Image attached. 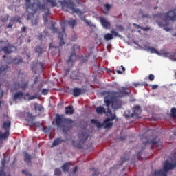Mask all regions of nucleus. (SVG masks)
I'll return each mask as SVG.
<instances>
[{"label": "nucleus", "mask_w": 176, "mask_h": 176, "mask_svg": "<svg viewBox=\"0 0 176 176\" xmlns=\"http://www.w3.org/2000/svg\"><path fill=\"white\" fill-rule=\"evenodd\" d=\"M1 164H2V166L0 168V176H6V173L4 172L6 160L3 159L1 161ZM8 176H10V175H9Z\"/></svg>", "instance_id": "nucleus-18"}, {"label": "nucleus", "mask_w": 176, "mask_h": 176, "mask_svg": "<svg viewBox=\"0 0 176 176\" xmlns=\"http://www.w3.org/2000/svg\"><path fill=\"white\" fill-rule=\"evenodd\" d=\"M127 90L128 87H120L118 89V91H111L108 92L110 93V94L116 96L117 97H124L129 96V92L127 91Z\"/></svg>", "instance_id": "nucleus-11"}, {"label": "nucleus", "mask_w": 176, "mask_h": 176, "mask_svg": "<svg viewBox=\"0 0 176 176\" xmlns=\"http://www.w3.org/2000/svg\"><path fill=\"white\" fill-rule=\"evenodd\" d=\"M23 62V60L19 57V58H15L14 59H12L10 61H8V64L14 63L15 65H18L19 63H21Z\"/></svg>", "instance_id": "nucleus-23"}, {"label": "nucleus", "mask_w": 176, "mask_h": 176, "mask_svg": "<svg viewBox=\"0 0 176 176\" xmlns=\"http://www.w3.org/2000/svg\"><path fill=\"white\" fill-rule=\"evenodd\" d=\"M74 50H80V47L78 45H74Z\"/></svg>", "instance_id": "nucleus-53"}, {"label": "nucleus", "mask_w": 176, "mask_h": 176, "mask_svg": "<svg viewBox=\"0 0 176 176\" xmlns=\"http://www.w3.org/2000/svg\"><path fill=\"white\" fill-rule=\"evenodd\" d=\"M62 168H63V170L64 172H67V171H69V168H70V163H68V162L65 163V164L62 166Z\"/></svg>", "instance_id": "nucleus-33"}, {"label": "nucleus", "mask_w": 176, "mask_h": 176, "mask_svg": "<svg viewBox=\"0 0 176 176\" xmlns=\"http://www.w3.org/2000/svg\"><path fill=\"white\" fill-rule=\"evenodd\" d=\"M0 51L4 52L6 54H10L16 51V47L9 44L6 47H1Z\"/></svg>", "instance_id": "nucleus-12"}, {"label": "nucleus", "mask_w": 176, "mask_h": 176, "mask_svg": "<svg viewBox=\"0 0 176 176\" xmlns=\"http://www.w3.org/2000/svg\"><path fill=\"white\" fill-rule=\"evenodd\" d=\"M107 113H109V114H110V116H111V120H114L116 118V115L112 116V112H111V109H109V107L107 108ZM111 120L109 118H107L106 120H104L103 122V124H102L99 121H98L95 119H92V120H91V123L96 125V127H98V129H100L103 126H104V129H110L113 126V123L110 122V121Z\"/></svg>", "instance_id": "nucleus-5"}, {"label": "nucleus", "mask_w": 176, "mask_h": 176, "mask_svg": "<svg viewBox=\"0 0 176 176\" xmlns=\"http://www.w3.org/2000/svg\"><path fill=\"white\" fill-rule=\"evenodd\" d=\"M103 6H104V9H106L107 11H109L112 8L110 4H103Z\"/></svg>", "instance_id": "nucleus-39"}, {"label": "nucleus", "mask_w": 176, "mask_h": 176, "mask_svg": "<svg viewBox=\"0 0 176 176\" xmlns=\"http://www.w3.org/2000/svg\"><path fill=\"white\" fill-rule=\"evenodd\" d=\"M91 170H94V173L92 174V176H98L100 174L98 170H96L94 168H91Z\"/></svg>", "instance_id": "nucleus-37"}, {"label": "nucleus", "mask_w": 176, "mask_h": 176, "mask_svg": "<svg viewBox=\"0 0 176 176\" xmlns=\"http://www.w3.org/2000/svg\"><path fill=\"white\" fill-rule=\"evenodd\" d=\"M176 167V162L174 164L170 163L166 161L164 164L163 169L160 170H155L154 173V176H167V173L169 170H173Z\"/></svg>", "instance_id": "nucleus-7"}, {"label": "nucleus", "mask_w": 176, "mask_h": 176, "mask_svg": "<svg viewBox=\"0 0 176 176\" xmlns=\"http://www.w3.org/2000/svg\"><path fill=\"white\" fill-rule=\"evenodd\" d=\"M3 91L0 89V98L3 97Z\"/></svg>", "instance_id": "nucleus-59"}, {"label": "nucleus", "mask_w": 176, "mask_h": 176, "mask_svg": "<svg viewBox=\"0 0 176 176\" xmlns=\"http://www.w3.org/2000/svg\"><path fill=\"white\" fill-rule=\"evenodd\" d=\"M42 93H43V94H44V95H47L48 93H49V90L47 89H43V91H42Z\"/></svg>", "instance_id": "nucleus-47"}, {"label": "nucleus", "mask_w": 176, "mask_h": 176, "mask_svg": "<svg viewBox=\"0 0 176 176\" xmlns=\"http://www.w3.org/2000/svg\"><path fill=\"white\" fill-rule=\"evenodd\" d=\"M148 80L150 81H153L155 80V76L153 74L148 75Z\"/></svg>", "instance_id": "nucleus-43"}, {"label": "nucleus", "mask_w": 176, "mask_h": 176, "mask_svg": "<svg viewBox=\"0 0 176 176\" xmlns=\"http://www.w3.org/2000/svg\"><path fill=\"white\" fill-rule=\"evenodd\" d=\"M133 25L137 27L138 28L142 30V31H144V32H147V31L151 30V28H149V27L143 28V27H141L140 25H139L138 24H133Z\"/></svg>", "instance_id": "nucleus-28"}, {"label": "nucleus", "mask_w": 176, "mask_h": 176, "mask_svg": "<svg viewBox=\"0 0 176 176\" xmlns=\"http://www.w3.org/2000/svg\"><path fill=\"white\" fill-rule=\"evenodd\" d=\"M77 38H78V36L76 35H74V36H72L71 40L72 41H76Z\"/></svg>", "instance_id": "nucleus-49"}, {"label": "nucleus", "mask_w": 176, "mask_h": 176, "mask_svg": "<svg viewBox=\"0 0 176 176\" xmlns=\"http://www.w3.org/2000/svg\"><path fill=\"white\" fill-rule=\"evenodd\" d=\"M82 76L83 74L80 72L73 71L70 77L72 80H81Z\"/></svg>", "instance_id": "nucleus-13"}, {"label": "nucleus", "mask_w": 176, "mask_h": 176, "mask_svg": "<svg viewBox=\"0 0 176 176\" xmlns=\"http://www.w3.org/2000/svg\"><path fill=\"white\" fill-rule=\"evenodd\" d=\"M23 114L24 116V118H25V120L28 122L30 120H34L35 119V117L32 116V114L30 113L29 111H25Z\"/></svg>", "instance_id": "nucleus-17"}, {"label": "nucleus", "mask_w": 176, "mask_h": 176, "mask_svg": "<svg viewBox=\"0 0 176 176\" xmlns=\"http://www.w3.org/2000/svg\"><path fill=\"white\" fill-rule=\"evenodd\" d=\"M8 17L4 18V19H2L1 21H2V22H6V21H8Z\"/></svg>", "instance_id": "nucleus-61"}, {"label": "nucleus", "mask_w": 176, "mask_h": 176, "mask_svg": "<svg viewBox=\"0 0 176 176\" xmlns=\"http://www.w3.org/2000/svg\"><path fill=\"white\" fill-rule=\"evenodd\" d=\"M28 82L22 81L21 82H16L15 83V87L16 89L21 88L23 90H25L28 87Z\"/></svg>", "instance_id": "nucleus-15"}, {"label": "nucleus", "mask_w": 176, "mask_h": 176, "mask_svg": "<svg viewBox=\"0 0 176 176\" xmlns=\"http://www.w3.org/2000/svg\"><path fill=\"white\" fill-rule=\"evenodd\" d=\"M137 157L138 160H141V151L138 152L137 154Z\"/></svg>", "instance_id": "nucleus-51"}, {"label": "nucleus", "mask_w": 176, "mask_h": 176, "mask_svg": "<svg viewBox=\"0 0 176 176\" xmlns=\"http://www.w3.org/2000/svg\"><path fill=\"white\" fill-rule=\"evenodd\" d=\"M22 173H24L26 176H32V174L30 173L28 170H22Z\"/></svg>", "instance_id": "nucleus-44"}, {"label": "nucleus", "mask_w": 176, "mask_h": 176, "mask_svg": "<svg viewBox=\"0 0 176 176\" xmlns=\"http://www.w3.org/2000/svg\"><path fill=\"white\" fill-rule=\"evenodd\" d=\"M32 23L33 25H37L38 24V20L37 19H35L34 21L32 20Z\"/></svg>", "instance_id": "nucleus-54"}, {"label": "nucleus", "mask_w": 176, "mask_h": 176, "mask_svg": "<svg viewBox=\"0 0 176 176\" xmlns=\"http://www.w3.org/2000/svg\"><path fill=\"white\" fill-rule=\"evenodd\" d=\"M38 82V77L36 76V77L35 78V79H34V84L35 85V84H36Z\"/></svg>", "instance_id": "nucleus-55"}, {"label": "nucleus", "mask_w": 176, "mask_h": 176, "mask_svg": "<svg viewBox=\"0 0 176 176\" xmlns=\"http://www.w3.org/2000/svg\"><path fill=\"white\" fill-rule=\"evenodd\" d=\"M117 74H122V72H121L120 70H117Z\"/></svg>", "instance_id": "nucleus-64"}, {"label": "nucleus", "mask_w": 176, "mask_h": 176, "mask_svg": "<svg viewBox=\"0 0 176 176\" xmlns=\"http://www.w3.org/2000/svg\"><path fill=\"white\" fill-rule=\"evenodd\" d=\"M38 38L40 41H41L43 39V35L41 34Z\"/></svg>", "instance_id": "nucleus-63"}, {"label": "nucleus", "mask_w": 176, "mask_h": 176, "mask_svg": "<svg viewBox=\"0 0 176 176\" xmlns=\"http://www.w3.org/2000/svg\"><path fill=\"white\" fill-rule=\"evenodd\" d=\"M160 141L157 140V138L153 140L152 141H151V143L153 145H158L159 144Z\"/></svg>", "instance_id": "nucleus-40"}, {"label": "nucleus", "mask_w": 176, "mask_h": 176, "mask_svg": "<svg viewBox=\"0 0 176 176\" xmlns=\"http://www.w3.org/2000/svg\"><path fill=\"white\" fill-rule=\"evenodd\" d=\"M9 136V131H6L4 133L0 132V140L6 139Z\"/></svg>", "instance_id": "nucleus-30"}, {"label": "nucleus", "mask_w": 176, "mask_h": 176, "mask_svg": "<svg viewBox=\"0 0 176 176\" xmlns=\"http://www.w3.org/2000/svg\"><path fill=\"white\" fill-rule=\"evenodd\" d=\"M170 58L173 60H176V52L170 56Z\"/></svg>", "instance_id": "nucleus-42"}, {"label": "nucleus", "mask_w": 176, "mask_h": 176, "mask_svg": "<svg viewBox=\"0 0 176 176\" xmlns=\"http://www.w3.org/2000/svg\"><path fill=\"white\" fill-rule=\"evenodd\" d=\"M60 3L62 8L64 11L68 12L69 10L72 11V13H76L80 16H81V20L84 21L89 28H91L92 30H96V26L91 23L90 21L86 19L85 17H82L83 15V12L79 10V8H76L75 3L74 1H72V0H68L66 1V0H63V1H59Z\"/></svg>", "instance_id": "nucleus-1"}, {"label": "nucleus", "mask_w": 176, "mask_h": 176, "mask_svg": "<svg viewBox=\"0 0 176 176\" xmlns=\"http://www.w3.org/2000/svg\"><path fill=\"white\" fill-rule=\"evenodd\" d=\"M32 160V157L28 153H25L24 155V161L28 163H30Z\"/></svg>", "instance_id": "nucleus-29"}, {"label": "nucleus", "mask_w": 176, "mask_h": 176, "mask_svg": "<svg viewBox=\"0 0 176 176\" xmlns=\"http://www.w3.org/2000/svg\"><path fill=\"white\" fill-rule=\"evenodd\" d=\"M170 116L172 118H176V108L173 107L170 109Z\"/></svg>", "instance_id": "nucleus-32"}, {"label": "nucleus", "mask_w": 176, "mask_h": 176, "mask_svg": "<svg viewBox=\"0 0 176 176\" xmlns=\"http://www.w3.org/2000/svg\"><path fill=\"white\" fill-rule=\"evenodd\" d=\"M61 174H62V172H61V170H60V168H56V169L55 170L54 175H55L56 176H60Z\"/></svg>", "instance_id": "nucleus-36"}, {"label": "nucleus", "mask_w": 176, "mask_h": 176, "mask_svg": "<svg viewBox=\"0 0 176 176\" xmlns=\"http://www.w3.org/2000/svg\"><path fill=\"white\" fill-rule=\"evenodd\" d=\"M104 103L107 107L111 105V108L118 109L122 107V101L116 96L107 92V96L104 97Z\"/></svg>", "instance_id": "nucleus-4"}, {"label": "nucleus", "mask_w": 176, "mask_h": 176, "mask_svg": "<svg viewBox=\"0 0 176 176\" xmlns=\"http://www.w3.org/2000/svg\"><path fill=\"white\" fill-rule=\"evenodd\" d=\"M24 96V94L22 92H17L14 96V100L21 99Z\"/></svg>", "instance_id": "nucleus-27"}, {"label": "nucleus", "mask_w": 176, "mask_h": 176, "mask_svg": "<svg viewBox=\"0 0 176 176\" xmlns=\"http://www.w3.org/2000/svg\"><path fill=\"white\" fill-rule=\"evenodd\" d=\"M36 98H37V97L36 96H32L29 98L30 100H34V99H36Z\"/></svg>", "instance_id": "nucleus-57"}, {"label": "nucleus", "mask_w": 176, "mask_h": 176, "mask_svg": "<svg viewBox=\"0 0 176 176\" xmlns=\"http://www.w3.org/2000/svg\"><path fill=\"white\" fill-rule=\"evenodd\" d=\"M12 26H13V24L10 23V24L7 26V28H12Z\"/></svg>", "instance_id": "nucleus-60"}, {"label": "nucleus", "mask_w": 176, "mask_h": 176, "mask_svg": "<svg viewBox=\"0 0 176 176\" xmlns=\"http://www.w3.org/2000/svg\"><path fill=\"white\" fill-rule=\"evenodd\" d=\"M78 171V166L74 167V169L73 170L74 173H76Z\"/></svg>", "instance_id": "nucleus-58"}, {"label": "nucleus", "mask_w": 176, "mask_h": 176, "mask_svg": "<svg viewBox=\"0 0 176 176\" xmlns=\"http://www.w3.org/2000/svg\"><path fill=\"white\" fill-rule=\"evenodd\" d=\"M21 30H22V32H26V28H25V27H23V28H21Z\"/></svg>", "instance_id": "nucleus-62"}, {"label": "nucleus", "mask_w": 176, "mask_h": 176, "mask_svg": "<svg viewBox=\"0 0 176 176\" xmlns=\"http://www.w3.org/2000/svg\"><path fill=\"white\" fill-rule=\"evenodd\" d=\"M157 88H158V85H154L151 86V89L153 90L157 89Z\"/></svg>", "instance_id": "nucleus-52"}, {"label": "nucleus", "mask_w": 176, "mask_h": 176, "mask_svg": "<svg viewBox=\"0 0 176 176\" xmlns=\"http://www.w3.org/2000/svg\"><path fill=\"white\" fill-rule=\"evenodd\" d=\"M113 38V36L111 34H106V35H104V40L106 41H111Z\"/></svg>", "instance_id": "nucleus-34"}, {"label": "nucleus", "mask_w": 176, "mask_h": 176, "mask_svg": "<svg viewBox=\"0 0 176 176\" xmlns=\"http://www.w3.org/2000/svg\"><path fill=\"white\" fill-rule=\"evenodd\" d=\"M9 69L8 65H2L0 67V76H5Z\"/></svg>", "instance_id": "nucleus-19"}, {"label": "nucleus", "mask_w": 176, "mask_h": 176, "mask_svg": "<svg viewBox=\"0 0 176 176\" xmlns=\"http://www.w3.org/2000/svg\"><path fill=\"white\" fill-rule=\"evenodd\" d=\"M57 6L56 1H54V0H47L44 4H41V3H38V8L41 10H43L45 12V21H48V16L50 12V8H54Z\"/></svg>", "instance_id": "nucleus-6"}, {"label": "nucleus", "mask_w": 176, "mask_h": 176, "mask_svg": "<svg viewBox=\"0 0 176 176\" xmlns=\"http://www.w3.org/2000/svg\"><path fill=\"white\" fill-rule=\"evenodd\" d=\"M37 66V63H36L35 65H32L31 67L33 71H34V73L36 74V67Z\"/></svg>", "instance_id": "nucleus-46"}, {"label": "nucleus", "mask_w": 176, "mask_h": 176, "mask_svg": "<svg viewBox=\"0 0 176 176\" xmlns=\"http://www.w3.org/2000/svg\"><path fill=\"white\" fill-rule=\"evenodd\" d=\"M141 114V107L140 106L136 105L133 108V113L130 114L129 111H126L124 113V116L125 118L128 119L130 118H133L134 116H138V115Z\"/></svg>", "instance_id": "nucleus-10"}, {"label": "nucleus", "mask_w": 176, "mask_h": 176, "mask_svg": "<svg viewBox=\"0 0 176 176\" xmlns=\"http://www.w3.org/2000/svg\"><path fill=\"white\" fill-rule=\"evenodd\" d=\"M1 119L3 121L2 128L7 131H9L11 127V118L8 116V114L4 113L3 116L1 117Z\"/></svg>", "instance_id": "nucleus-9"}, {"label": "nucleus", "mask_w": 176, "mask_h": 176, "mask_svg": "<svg viewBox=\"0 0 176 176\" xmlns=\"http://www.w3.org/2000/svg\"><path fill=\"white\" fill-rule=\"evenodd\" d=\"M99 20H100V23L102 26L106 29H109L111 28V24L108 22L103 16L99 17Z\"/></svg>", "instance_id": "nucleus-14"}, {"label": "nucleus", "mask_w": 176, "mask_h": 176, "mask_svg": "<svg viewBox=\"0 0 176 176\" xmlns=\"http://www.w3.org/2000/svg\"><path fill=\"white\" fill-rule=\"evenodd\" d=\"M146 51L151 52V54H160V52H158L155 48L148 46L146 47Z\"/></svg>", "instance_id": "nucleus-25"}, {"label": "nucleus", "mask_w": 176, "mask_h": 176, "mask_svg": "<svg viewBox=\"0 0 176 176\" xmlns=\"http://www.w3.org/2000/svg\"><path fill=\"white\" fill-rule=\"evenodd\" d=\"M42 48L40 47H36L35 49V52L38 54V56H41L42 54Z\"/></svg>", "instance_id": "nucleus-35"}, {"label": "nucleus", "mask_w": 176, "mask_h": 176, "mask_svg": "<svg viewBox=\"0 0 176 176\" xmlns=\"http://www.w3.org/2000/svg\"><path fill=\"white\" fill-rule=\"evenodd\" d=\"M133 87H142V86H147V83L145 82H134L133 83Z\"/></svg>", "instance_id": "nucleus-31"}, {"label": "nucleus", "mask_w": 176, "mask_h": 176, "mask_svg": "<svg viewBox=\"0 0 176 176\" xmlns=\"http://www.w3.org/2000/svg\"><path fill=\"white\" fill-rule=\"evenodd\" d=\"M42 87H43V84L41 83V84L38 86V87L36 88L37 91H40L41 90V88H42Z\"/></svg>", "instance_id": "nucleus-50"}, {"label": "nucleus", "mask_w": 176, "mask_h": 176, "mask_svg": "<svg viewBox=\"0 0 176 176\" xmlns=\"http://www.w3.org/2000/svg\"><path fill=\"white\" fill-rule=\"evenodd\" d=\"M65 109H66L65 111L66 115H73L74 113V109L72 105L67 107Z\"/></svg>", "instance_id": "nucleus-24"}, {"label": "nucleus", "mask_w": 176, "mask_h": 176, "mask_svg": "<svg viewBox=\"0 0 176 176\" xmlns=\"http://www.w3.org/2000/svg\"><path fill=\"white\" fill-rule=\"evenodd\" d=\"M76 59V54L75 53V52H73L71 54V56H69V58L66 61V63L69 65H72L74 60H75Z\"/></svg>", "instance_id": "nucleus-16"}, {"label": "nucleus", "mask_w": 176, "mask_h": 176, "mask_svg": "<svg viewBox=\"0 0 176 176\" xmlns=\"http://www.w3.org/2000/svg\"><path fill=\"white\" fill-rule=\"evenodd\" d=\"M55 122L57 126L62 129L65 134L73 127L74 121L70 118H65L64 115L56 114Z\"/></svg>", "instance_id": "nucleus-2"}, {"label": "nucleus", "mask_w": 176, "mask_h": 176, "mask_svg": "<svg viewBox=\"0 0 176 176\" xmlns=\"http://www.w3.org/2000/svg\"><path fill=\"white\" fill-rule=\"evenodd\" d=\"M43 109V107H41V106L36 107V105L35 104V110H36V111L37 110L41 111Z\"/></svg>", "instance_id": "nucleus-45"}, {"label": "nucleus", "mask_w": 176, "mask_h": 176, "mask_svg": "<svg viewBox=\"0 0 176 176\" xmlns=\"http://www.w3.org/2000/svg\"><path fill=\"white\" fill-rule=\"evenodd\" d=\"M89 136V135L86 131H82V133H81V135H80V139L81 140V141L85 142L88 139Z\"/></svg>", "instance_id": "nucleus-21"}, {"label": "nucleus", "mask_w": 176, "mask_h": 176, "mask_svg": "<svg viewBox=\"0 0 176 176\" xmlns=\"http://www.w3.org/2000/svg\"><path fill=\"white\" fill-rule=\"evenodd\" d=\"M65 140H63L61 138H56L54 140L52 145V147H54V146H58L59 144H62L63 142H65Z\"/></svg>", "instance_id": "nucleus-22"}, {"label": "nucleus", "mask_w": 176, "mask_h": 176, "mask_svg": "<svg viewBox=\"0 0 176 176\" xmlns=\"http://www.w3.org/2000/svg\"><path fill=\"white\" fill-rule=\"evenodd\" d=\"M128 160L129 158H121L122 162L120 164V166H122L124 164V162Z\"/></svg>", "instance_id": "nucleus-48"}, {"label": "nucleus", "mask_w": 176, "mask_h": 176, "mask_svg": "<svg viewBox=\"0 0 176 176\" xmlns=\"http://www.w3.org/2000/svg\"><path fill=\"white\" fill-rule=\"evenodd\" d=\"M160 16H163L164 21H176L175 10H170V11H168V12H164V14H160Z\"/></svg>", "instance_id": "nucleus-8"}, {"label": "nucleus", "mask_w": 176, "mask_h": 176, "mask_svg": "<svg viewBox=\"0 0 176 176\" xmlns=\"http://www.w3.org/2000/svg\"><path fill=\"white\" fill-rule=\"evenodd\" d=\"M104 113H106V109L104 107L102 106L96 107V113L103 114Z\"/></svg>", "instance_id": "nucleus-26"}, {"label": "nucleus", "mask_w": 176, "mask_h": 176, "mask_svg": "<svg viewBox=\"0 0 176 176\" xmlns=\"http://www.w3.org/2000/svg\"><path fill=\"white\" fill-rule=\"evenodd\" d=\"M158 25L160 27L162 28V27H166L169 25V23L168 22H165L164 24L162 23H158Z\"/></svg>", "instance_id": "nucleus-41"}, {"label": "nucleus", "mask_w": 176, "mask_h": 176, "mask_svg": "<svg viewBox=\"0 0 176 176\" xmlns=\"http://www.w3.org/2000/svg\"><path fill=\"white\" fill-rule=\"evenodd\" d=\"M38 65L41 66V71L43 72V69H44V67H43V65H42V63H38Z\"/></svg>", "instance_id": "nucleus-56"}, {"label": "nucleus", "mask_w": 176, "mask_h": 176, "mask_svg": "<svg viewBox=\"0 0 176 176\" xmlns=\"http://www.w3.org/2000/svg\"><path fill=\"white\" fill-rule=\"evenodd\" d=\"M111 35H113V36H116L119 38L122 37V36L120 35L118 32H117L116 31H114V30L111 31Z\"/></svg>", "instance_id": "nucleus-38"}, {"label": "nucleus", "mask_w": 176, "mask_h": 176, "mask_svg": "<svg viewBox=\"0 0 176 176\" xmlns=\"http://www.w3.org/2000/svg\"><path fill=\"white\" fill-rule=\"evenodd\" d=\"M68 23L69 25L72 26V28L74 29V27L77 25V21L75 19H73L70 21H64L61 23V27L62 28L60 30H59L58 28L53 27L52 31L54 33H58V38L60 39V46L62 47L65 43L64 42V36H66L65 34V25Z\"/></svg>", "instance_id": "nucleus-3"}, {"label": "nucleus", "mask_w": 176, "mask_h": 176, "mask_svg": "<svg viewBox=\"0 0 176 176\" xmlns=\"http://www.w3.org/2000/svg\"><path fill=\"white\" fill-rule=\"evenodd\" d=\"M82 94V90L80 88L76 87L73 89V95L77 98Z\"/></svg>", "instance_id": "nucleus-20"}]
</instances>
